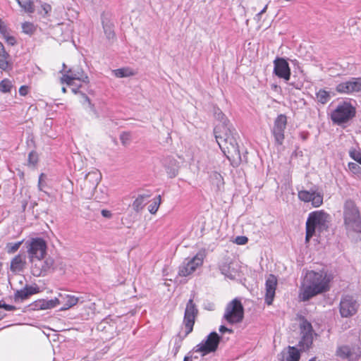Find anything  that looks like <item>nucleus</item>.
<instances>
[{"label":"nucleus","mask_w":361,"mask_h":361,"mask_svg":"<svg viewBox=\"0 0 361 361\" xmlns=\"http://www.w3.org/2000/svg\"><path fill=\"white\" fill-rule=\"evenodd\" d=\"M214 114L220 122L214 129V136L220 149L228 158L237 157L241 160L235 129L220 109L214 108Z\"/></svg>","instance_id":"f257e3e1"},{"label":"nucleus","mask_w":361,"mask_h":361,"mask_svg":"<svg viewBox=\"0 0 361 361\" xmlns=\"http://www.w3.org/2000/svg\"><path fill=\"white\" fill-rule=\"evenodd\" d=\"M330 280L324 271H310L305 277V284L300 293L302 301H307L312 297L329 290Z\"/></svg>","instance_id":"f03ea898"},{"label":"nucleus","mask_w":361,"mask_h":361,"mask_svg":"<svg viewBox=\"0 0 361 361\" xmlns=\"http://www.w3.org/2000/svg\"><path fill=\"white\" fill-rule=\"evenodd\" d=\"M343 220L346 230L361 232V214L359 208L350 199L345 200L343 205Z\"/></svg>","instance_id":"7ed1b4c3"},{"label":"nucleus","mask_w":361,"mask_h":361,"mask_svg":"<svg viewBox=\"0 0 361 361\" xmlns=\"http://www.w3.org/2000/svg\"><path fill=\"white\" fill-rule=\"evenodd\" d=\"M330 215L325 212L315 211L309 214L306 221V227L312 229L319 236L328 231Z\"/></svg>","instance_id":"20e7f679"},{"label":"nucleus","mask_w":361,"mask_h":361,"mask_svg":"<svg viewBox=\"0 0 361 361\" xmlns=\"http://www.w3.org/2000/svg\"><path fill=\"white\" fill-rule=\"evenodd\" d=\"M356 115V109L350 102H340L331 114L332 122L337 125L348 123Z\"/></svg>","instance_id":"39448f33"},{"label":"nucleus","mask_w":361,"mask_h":361,"mask_svg":"<svg viewBox=\"0 0 361 361\" xmlns=\"http://www.w3.org/2000/svg\"><path fill=\"white\" fill-rule=\"evenodd\" d=\"M244 317V307L238 298L229 302L224 314V319L230 324L240 323Z\"/></svg>","instance_id":"423d86ee"},{"label":"nucleus","mask_w":361,"mask_h":361,"mask_svg":"<svg viewBox=\"0 0 361 361\" xmlns=\"http://www.w3.org/2000/svg\"><path fill=\"white\" fill-rule=\"evenodd\" d=\"M30 262L31 263V273L37 277L44 276L56 269L54 260L50 257L34 258Z\"/></svg>","instance_id":"0eeeda50"},{"label":"nucleus","mask_w":361,"mask_h":361,"mask_svg":"<svg viewBox=\"0 0 361 361\" xmlns=\"http://www.w3.org/2000/svg\"><path fill=\"white\" fill-rule=\"evenodd\" d=\"M29 260L44 257L47 253V243L42 238H34L25 243Z\"/></svg>","instance_id":"6e6552de"},{"label":"nucleus","mask_w":361,"mask_h":361,"mask_svg":"<svg viewBox=\"0 0 361 361\" xmlns=\"http://www.w3.org/2000/svg\"><path fill=\"white\" fill-rule=\"evenodd\" d=\"M221 338L216 332L212 331L207 336L206 340L197 345L193 350L201 353L202 355L214 353L217 350Z\"/></svg>","instance_id":"1a4fd4ad"},{"label":"nucleus","mask_w":361,"mask_h":361,"mask_svg":"<svg viewBox=\"0 0 361 361\" xmlns=\"http://www.w3.org/2000/svg\"><path fill=\"white\" fill-rule=\"evenodd\" d=\"M101 178V173L97 169H94L86 174L83 183L80 185L82 194L86 197H90L94 194Z\"/></svg>","instance_id":"9d476101"},{"label":"nucleus","mask_w":361,"mask_h":361,"mask_svg":"<svg viewBox=\"0 0 361 361\" xmlns=\"http://www.w3.org/2000/svg\"><path fill=\"white\" fill-rule=\"evenodd\" d=\"M359 308V303L352 295H343L339 303V312L342 317L348 318L355 315Z\"/></svg>","instance_id":"9b49d317"},{"label":"nucleus","mask_w":361,"mask_h":361,"mask_svg":"<svg viewBox=\"0 0 361 361\" xmlns=\"http://www.w3.org/2000/svg\"><path fill=\"white\" fill-rule=\"evenodd\" d=\"M203 263V255L197 254L192 258L185 259L180 265L178 275L180 276H188L192 274Z\"/></svg>","instance_id":"f8f14e48"},{"label":"nucleus","mask_w":361,"mask_h":361,"mask_svg":"<svg viewBox=\"0 0 361 361\" xmlns=\"http://www.w3.org/2000/svg\"><path fill=\"white\" fill-rule=\"evenodd\" d=\"M301 339L299 341V346L302 350L309 349L313 342V329L310 322L302 319L300 324Z\"/></svg>","instance_id":"ddd939ff"},{"label":"nucleus","mask_w":361,"mask_h":361,"mask_svg":"<svg viewBox=\"0 0 361 361\" xmlns=\"http://www.w3.org/2000/svg\"><path fill=\"white\" fill-rule=\"evenodd\" d=\"M198 314V310L193 302V299H190L186 305L183 323L185 326V336H187L193 330V326L195 324V318Z\"/></svg>","instance_id":"4468645a"},{"label":"nucleus","mask_w":361,"mask_h":361,"mask_svg":"<svg viewBox=\"0 0 361 361\" xmlns=\"http://www.w3.org/2000/svg\"><path fill=\"white\" fill-rule=\"evenodd\" d=\"M61 80L62 83L65 82L68 85L72 86L75 85L74 80H79L84 83H88L89 78L86 74H85L81 68L77 66L70 68L67 71V73L62 76Z\"/></svg>","instance_id":"2eb2a0df"},{"label":"nucleus","mask_w":361,"mask_h":361,"mask_svg":"<svg viewBox=\"0 0 361 361\" xmlns=\"http://www.w3.org/2000/svg\"><path fill=\"white\" fill-rule=\"evenodd\" d=\"M287 125V117L284 114L279 115L274 121L272 134L278 145H282L284 140V130Z\"/></svg>","instance_id":"dca6fc26"},{"label":"nucleus","mask_w":361,"mask_h":361,"mask_svg":"<svg viewBox=\"0 0 361 361\" xmlns=\"http://www.w3.org/2000/svg\"><path fill=\"white\" fill-rule=\"evenodd\" d=\"M298 198L305 202H311L314 207H318L323 203V195L314 190H302L298 191Z\"/></svg>","instance_id":"f3484780"},{"label":"nucleus","mask_w":361,"mask_h":361,"mask_svg":"<svg viewBox=\"0 0 361 361\" xmlns=\"http://www.w3.org/2000/svg\"><path fill=\"white\" fill-rule=\"evenodd\" d=\"M274 73L280 78L288 81L290 78V69L287 61L283 58L277 57L274 61Z\"/></svg>","instance_id":"a211bd4d"},{"label":"nucleus","mask_w":361,"mask_h":361,"mask_svg":"<svg viewBox=\"0 0 361 361\" xmlns=\"http://www.w3.org/2000/svg\"><path fill=\"white\" fill-rule=\"evenodd\" d=\"M277 286V279L274 274H269L265 283V302L270 305L272 304L276 288Z\"/></svg>","instance_id":"6ab92c4d"},{"label":"nucleus","mask_w":361,"mask_h":361,"mask_svg":"<svg viewBox=\"0 0 361 361\" xmlns=\"http://www.w3.org/2000/svg\"><path fill=\"white\" fill-rule=\"evenodd\" d=\"M101 18L106 38L110 44H112L114 40L116 39L114 24L113 22H111L107 14L102 13Z\"/></svg>","instance_id":"aec40b11"},{"label":"nucleus","mask_w":361,"mask_h":361,"mask_svg":"<svg viewBox=\"0 0 361 361\" xmlns=\"http://www.w3.org/2000/svg\"><path fill=\"white\" fill-rule=\"evenodd\" d=\"M280 361H299L300 350L293 346H288L279 355Z\"/></svg>","instance_id":"412c9836"},{"label":"nucleus","mask_w":361,"mask_h":361,"mask_svg":"<svg viewBox=\"0 0 361 361\" xmlns=\"http://www.w3.org/2000/svg\"><path fill=\"white\" fill-rule=\"evenodd\" d=\"M209 178L210 182L214 187L216 191H220L224 188V178L219 173L216 171H212L209 175Z\"/></svg>","instance_id":"4be33fe9"},{"label":"nucleus","mask_w":361,"mask_h":361,"mask_svg":"<svg viewBox=\"0 0 361 361\" xmlns=\"http://www.w3.org/2000/svg\"><path fill=\"white\" fill-rule=\"evenodd\" d=\"M60 298H58L59 300H61L62 302L61 304H63V307H61V310H68L75 305H76L78 302V298H76L73 295H62L60 294L59 295Z\"/></svg>","instance_id":"5701e85b"},{"label":"nucleus","mask_w":361,"mask_h":361,"mask_svg":"<svg viewBox=\"0 0 361 361\" xmlns=\"http://www.w3.org/2000/svg\"><path fill=\"white\" fill-rule=\"evenodd\" d=\"M61 302H62V301L56 298L49 300H42L36 302L35 307L40 310H47L55 307L58 305H60Z\"/></svg>","instance_id":"b1692460"},{"label":"nucleus","mask_w":361,"mask_h":361,"mask_svg":"<svg viewBox=\"0 0 361 361\" xmlns=\"http://www.w3.org/2000/svg\"><path fill=\"white\" fill-rule=\"evenodd\" d=\"M336 355L341 359L352 360L353 353L351 348L349 345H341L338 347Z\"/></svg>","instance_id":"393cba45"},{"label":"nucleus","mask_w":361,"mask_h":361,"mask_svg":"<svg viewBox=\"0 0 361 361\" xmlns=\"http://www.w3.org/2000/svg\"><path fill=\"white\" fill-rule=\"evenodd\" d=\"M25 259L20 255L16 256L11 262V269L13 271H20L25 265Z\"/></svg>","instance_id":"a878e982"},{"label":"nucleus","mask_w":361,"mask_h":361,"mask_svg":"<svg viewBox=\"0 0 361 361\" xmlns=\"http://www.w3.org/2000/svg\"><path fill=\"white\" fill-rule=\"evenodd\" d=\"M150 197V195L143 194L139 195L138 197L135 199V200L133 203V208L135 211L139 212L145 205V201Z\"/></svg>","instance_id":"bb28decb"},{"label":"nucleus","mask_w":361,"mask_h":361,"mask_svg":"<svg viewBox=\"0 0 361 361\" xmlns=\"http://www.w3.org/2000/svg\"><path fill=\"white\" fill-rule=\"evenodd\" d=\"M9 54L6 51L4 46L0 42V68L6 71L8 67V62L7 61Z\"/></svg>","instance_id":"cd10ccee"},{"label":"nucleus","mask_w":361,"mask_h":361,"mask_svg":"<svg viewBox=\"0 0 361 361\" xmlns=\"http://www.w3.org/2000/svg\"><path fill=\"white\" fill-rule=\"evenodd\" d=\"M336 90L339 93L351 94L353 93V87L351 80L338 84Z\"/></svg>","instance_id":"c85d7f7f"},{"label":"nucleus","mask_w":361,"mask_h":361,"mask_svg":"<svg viewBox=\"0 0 361 361\" xmlns=\"http://www.w3.org/2000/svg\"><path fill=\"white\" fill-rule=\"evenodd\" d=\"M316 97L318 102L325 104L330 100L331 94L329 92L321 89L316 93Z\"/></svg>","instance_id":"c756f323"},{"label":"nucleus","mask_w":361,"mask_h":361,"mask_svg":"<svg viewBox=\"0 0 361 361\" xmlns=\"http://www.w3.org/2000/svg\"><path fill=\"white\" fill-rule=\"evenodd\" d=\"M13 87L12 82L8 79H4L0 82V91L4 93L10 92Z\"/></svg>","instance_id":"7c9ffc66"},{"label":"nucleus","mask_w":361,"mask_h":361,"mask_svg":"<svg viewBox=\"0 0 361 361\" xmlns=\"http://www.w3.org/2000/svg\"><path fill=\"white\" fill-rule=\"evenodd\" d=\"M23 32L27 35H32L36 30V27L33 23L25 22L22 24Z\"/></svg>","instance_id":"2f4dec72"},{"label":"nucleus","mask_w":361,"mask_h":361,"mask_svg":"<svg viewBox=\"0 0 361 361\" xmlns=\"http://www.w3.org/2000/svg\"><path fill=\"white\" fill-rule=\"evenodd\" d=\"M29 296L25 288L24 287L23 289L18 290L14 294V300L15 301H23L25 299H27Z\"/></svg>","instance_id":"473e14b6"},{"label":"nucleus","mask_w":361,"mask_h":361,"mask_svg":"<svg viewBox=\"0 0 361 361\" xmlns=\"http://www.w3.org/2000/svg\"><path fill=\"white\" fill-rule=\"evenodd\" d=\"M114 75L117 78H125L133 75L129 68H118L114 71Z\"/></svg>","instance_id":"72a5a7b5"},{"label":"nucleus","mask_w":361,"mask_h":361,"mask_svg":"<svg viewBox=\"0 0 361 361\" xmlns=\"http://www.w3.org/2000/svg\"><path fill=\"white\" fill-rule=\"evenodd\" d=\"M160 204H161V195H158L154 199V202L149 205V207H148L149 212L151 214H154L157 212Z\"/></svg>","instance_id":"f704fd0d"},{"label":"nucleus","mask_w":361,"mask_h":361,"mask_svg":"<svg viewBox=\"0 0 361 361\" xmlns=\"http://www.w3.org/2000/svg\"><path fill=\"white\" fill-rule=\"evenodd\" d=\"M18 4L25 11L32 13L34 11L33 4L28 0H18Z\"/></svg>","instance_id":"c9c22d12"},{"label":"nucleus","mask_w":361,"mask_h":361,"mask_svg":"<svg viewBox=\"0 0 361 361\" xmlns=\"http://www.w3.org/2000/svg\"><path fill=\"white\" fill-rule=\"evenodd\" d=\"M21 244H22V241H19V242H16V243H8L6 245L7 252L8 253H14L19 249Z\"/></svg>","instance_id":"e433bc0d"},{"label":"nucleus","mask_w":361,"mask_h":361,"mask_svg":"<svg viewBox=\"0 0 361 361\" xmlns=\"http://www.w3.org/2000/svg\"><path fill=\"white\" fill-rule=\"evenodd\" d=\"M353 93L361 92V78H352Z\"/></svg>","instance_id":"4c0bfd02"},{"label":"nucleus","mask_w":361,"mask_h":361,"mask_svg":"<svg viewBox=\"0 0 361 361\" xmlns=\"http://www.w3.org/2000/svg\"><path fill=\"white\" fill-rule=\"evenodd\" d=\"M10 32H11V30L9 29L7 31V33H6L7 35H2V36L8 44L13 46L16 43V39L13 36L10 35Z\"/></svg>","instance_id":"58836bf2"},{"label":"nucleus","mask_w":361,"mask_h":361,"mask_svg":"<svg viewBox=\"0 0 361 361\" xmlns=\"http://www.w3.org/2000/svg\"><path fill=\"white\" fill-rule=\"evenodd\" d=\"M37 160H38V157H37V154L36 152H35L34 151H32L31 152L29 153V155H28L29 164H30L32 166H35V164H37Z\"/></svg>","instance_id":"ea45409f"},{"label":"nucleus","mask_w":361,"mask_h":361,"mask_svg":"<svg viewBox=\"0 0 361 361\" xmlns=\"http://www.w3.org/2000/svg\"><path fill=\"white\" fill-rule=\"evenodd\" d=\"M25 288L29 296L39 293V287H37V286H32L26 285L25 286Z\"/></svg>","instance_id":"a19ab883"},{"label":"nucleus","mask_w":361,"mask_h":361,"mask_svg":"<svg viewBox=\"0 0 361 361\" xmlns=\"http://www.w3.org/2000/svg\"><path fill=\"white\" fill-rule=\"evenodd\" d=\"M348 168L354 173H358L361 170L360 166L357 164L353 162H350L348 164Z\"/></svg>","instance_id":"79ce46f5"},{"label":"nucleus","mask_w":361,"mask_h":361,"mask_svg":"<svg viewBox=\"0 0 361 361\" xmlns=\"http://www.w3.org/2000/svg\"><path fill=\"white\" fill-rule=\"evenodd\" d=\"M166 170L169 177L171 178L176 177L178 174V169L176 168L166 167Z\"/></svg>","instance_id":"37998d69"},{"label":"nucleus","mask_w":361,"mask_h":361,"mask_svg":"<svg viewBox=\"0 0 361 361\" xmlns=\"http://www.w3.org/2000/svg\"><path fill=\"white\" fill-rule=\"evenodd\" d=\"M317 233H314V231H312V229H310V228L308 227H306V235H305V242L306 243H309L310 242V238L316 235Z\"/></svg>","instance_id":"c03bdc74"},{"label":"nucleus","mask_w":361,"mask_h":361,"mask_svg":"<svg viewBox=\"0 0 361 361\" xmlns=\"http://www.w3.org/2000/svg\"><path fill=\"white\" fill-rule=\"evenodd\" d=\"M0 308H4L6 311H13L16 310L15 306L7 305L3 300L0 301Z\"/></svg>","instance_id":"a18cd8bd"},{"label":"nucleus","mask_w":361,"mask_h":361,"mask_svg":"<svg viewBox=\"0 0 361 361\" xmlns=\"http://www.w3.org/2000/svg\"><path fill=\"white\" fill-rule=\"evenodd\" d=\"M248 239L245 236H238L235 240V243L238 245H245L247 243Z\"/></svg>","instance_id":"49530a36"},{"label":"nucleus","mask_w":361,"mask_h":361,"mask_svg":"<svg viewBox=\"0 0 361 361\" xmlns=\"http://www.w3.org/2000/svg\"><path fill=\"white\" fill-rule=\"evenodd\" d=\"M9 29L8 28V27L6 25V24L4 23V22L0 18V33L2 35H7V31Z\"/></svg>","instance_id":"de8ad7c7"},{"label":"nucleus","mask_w":361,"mask_h":361,"mask_svg":"<svg viewBox=\"0 0 361 361\" xmlns=\"http://www.w3.org/2000/svg\"><path fill=\"white\" fill-rule=\"evenodd\" d=\"M350 156L352 159H353L355 161L358 162L361 164V154L360 153H356L355 152H350Z\"/></svg>","instance_id":"09e8293b"},{"label":"nucleus","mask_w":361,"mask_h":361,"mask_svg":"<svg viewBox=\"0 0 361 361\" xmlns=\"http://www.w3.org/2000/svg\"><path fill=\"white\" fill-rule=\"evenodd\" d=\"M28 93V87L26 85H23L19 89V94L21 96H25Z\"/></svg>","instance_id":"8fccbe9b"},{"label":"nucleus","mask_w":361,"mask_h":361,"mask_svg":"<svg viewBox=\"0 0 361 361\" xmlns=\"http://www.w3.org/2000/svg\"><path fill=\"white\" fill-rule=\"evenodd\" d=\"M44 177L45 175L44 173H41L39 177L38 187L40 190H42V187L44 186L43 181Z\"/></svg>","instance_id":"3c124183"},{"label":"nucleus","mask_w":361,"mask_h":361,"mask_svg":"<svg viewBox=\"0 0 361 361\" xmlns=\"http://www.w3.org/2000/svg\"><path fill=\"white\" fill-rule=\"evenodd\" d=\"M267 8H268V4H267V5L263 8V9H262V11H259V12L256 15L255 18H256L257 20H260V18H261L262 15L263 13H264L267 11Z\"/></svg>","instance_id":"603ef678"},{"label":"nucleus","mask_w":361,"mask_h":361,"mask_svg":"<svg viewBox=\"0 0 361 361\" xmlns=\"http://www.w3.org/2000/svg\"><path fill=\"white\" fill-rule=\"evenodd\" d=\"M219 331L222 334L225 333V332H229V333H233V330L232 329H230L227 327H226L225 326H220L219 327Z\"/></svg>","instance_id":"864d4df0"},{"label":"nucleus","mask_w":361,"mask_h":361,"mask_svg":"<svg viewBox=\"0 0 361 361\" xmlns=\"http://www.w3.org/2000/svg\"><path fill=\"white\" fill-rule=\"evenodd\" d=\"M102 214L103 216L106 217V218H109L111 216V212L109 211L105 210V209H103L102 211Z\"/></svg>","instance_id":"5fc2aeb1"},{"label":"nucleus","mask_w":361,"mask_h":361,"mask_svg":"<svg viewBox=\"0 0 361 361\" xmlns=\"http://www.w3.org/2000/svg\"><path fill=\"white\" fill-rule=\"evenodd\" d=\"M83 97L85 98V101L87 102L90 104V106H91L92 109H93V106L90 102V98L85 94H82Z\"/></svg>","instance_id":"6e6d98bb"},{"label":"nucleus","mask_w":361,"mask_h":361,"mask_svg":"<svg viewBox=\"0 0 361 361\" xmlns=\"http://www.w3.org/2000/svg\"><path fill=\"white\" fill-rule=\"evenodd\" d=\"M180 348V344L176 345V346L175 347V348L173 350H174V355H176L178 353Z\"/></svg>","instance_id":"4d7b16f0"},{"label":"nucleus","mask_w":361,"mask_h":361,"mask_svg":"<svg viewBox=\"0 0 361 361\" xmlns=\"http://www.w3.org/2000/svg\"><path fill=\"white\" fill-rule=\"evenodd\" d=\"M191 359H192V356L187 355L184 357L183 361H192Z\"/></svg>","instance_id":"13d9d810"},{"label":"nucleus","mask_w":361,"mask_h":361,"mask_svg":"<svg viewBox=\"0 0 361 361\" xmlns=\"http://www.w3.org/2000/svg\"><path fill=\"white\" fill-rule=\"evenodd\" d=\"M80 86H81V85H79L77 88H74V87H73V88H72V92H73V93H75V94L78 93V92H78V87H80Z\"/></svg>","instance_id":"bf43d9fd"},{"label":"nucleus","mask_w":361,"mask_h":361,"mask_svg":"<svg viewBox=\"0 0 361 361\" xmlns=\"http://www.w3.org/2000/svg\"><path fill=\"white\" fill-rule=\"evenodd\" d=\"M123 137H124V135H121V140L122 142L124 144L125 141H123Z\"/></svg>","instance_id":"052dcab7"},{"label":"nucleus","mask_w":361,"mask_h":361,"mask_svg":"<svg viewBox=\"0 0 361 361\" xmlns=\"http://www.w3.org/2000/svg\"><path fill=\"white\" fill-rule=\"evenodd\" d=\"M62 92H66V87H62Z\"/></svg>","instance_id":"680f3d73"},{"label":"nucleus","mask_w":361,"mask_h":361,"mask_svg":"<svg viewBox=\"0 0 361 361\" xmlns=\"http://www.w3.org/2000/svg\"><path fill=\"white\" fill-rule=\"evenodd\" d=\"M309 361H315V359L314 358H312Z\"/></svg>","instance_id":"e2e57ef3"},{"label":"nucleus","mask_w":361,"mask_h":361,"mask_svg":"<svg viewBox=\"0 0 361 361\" xmlns=\"http://www.w3.org/2000/svg\"><path fill=\"white\" fill-rule=\"evenodd\" d=\"M44 10H45V11H46V13H48L47 8H44Z\"/></svg>","instance_id":"0e129e2a"},{"label":"nucleus","mask_w":361,"mask_h":361,"mask_svg":"<svg viewBox=\"0 0 361 361\" xmlns=\"http://www.w3.org/2000/svg\"><path fill=\"white\" fill-rule=\"evenodd\" d=\"M44 10H45V11H46V13H48L47 8H44Z\"/></svg>","instance_id":"69168bd1"},{"label":"nucleus","mask_w":361,"mask_h":361,"mask_svg":"<svg viewBox=\"0 0 361 361\" xmlns=\"http://www.w3.org/2000/svg\"><path fill=\"white\" fill-rule=\"evenodd\" d=\"M44 10H45V11H46V13H48L47 8H44Z\"/></svg>","instance_id":"338daca9"},{"label":"nucleus","mask_w":361,"mask_h":361,"mask_svg":"<svg viewBox=\"0 0 361 361\" xmlns=\"http://www.w3.org/2000/svg\"><path fill=\"white\" fill-rule=\"evenodd\" d=\"M1 318H2V317H1V316H0V319H1Z\"/></svg>","instance_id":"774afa93"}]
</instances>
